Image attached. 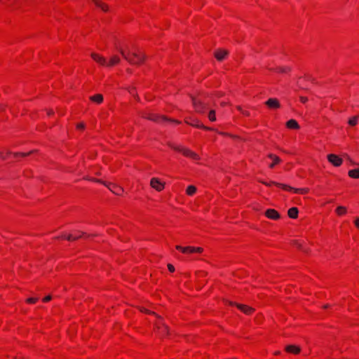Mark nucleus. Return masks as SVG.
Returning <instances> with one entry per match:
<instances>
[{"label":"nucleus","instance_id":"f257e3e1","mask_svg":"<svg viewBox=\"0 0 359 359\" xmlns=\"http://www.w3.org/2000/svg\"><path fill=\"white\" fill-rule=\"evenodd\" d=\"M118 51L123 57L131 65H139L146 59L144 54H137L130 50L126 51L123 48H119Z\"/></svg>","mask_w":359,"mask_h":359},{"label":"nucleus","instance_id":"f03ea898","mask_svg":"<svg viewBox=\"0 0 359 359\" xmlns=\"http://www.w3.org/2000/svg\"><path fill=\"white\" fill-rule=\"evenodd\" d=\"M141 311L142 312H145V313H149V314H153V315H155L156 316L159 320L156 323V328L162 333H168V327L167 325H165L164 324V323L163 322L162 319H161V316H157L154 312H151L145 309H141Z\"/></svg>","mask_w":359,"mask_h":359},{"label":"nucleus","instance_id":"7ed1b4c3","mask_svg":"<svg viewBox=\"0 0 359 359\" xmlns=\"http://www.w3.org/2000/svg\"><path fill=\"white\" fill-rule=\"evenodd\" d=\"M192 104L197 113L203 114L207 109V104L201 100L191 97Z\"/></svg>","mask_w":359,"mask_h":359},{"label":"nucleus","instance_id":"20e7f679","mask_svg":"<svg viewBox=\"0 0 359 359\" xmlns=\"http://www.w3.org/2000/svg\"><path fill=\"white\" fill-rule=\"evenodd\" d=\"M263 184L267 185V186H270L271 184H276V186L279 187H281L283 188V189L285 190H292L294 191L295 193H300V194H304V193H306L308 191L307 189H294L293 187H291L288 185H286V184H280V183H276L275 182H271L270 183H266L265 182H262Z\"/></svg>","mask_w":359,"mask_h":359},{"label":"nucleus","instance_id":"39448f33","mask_svg":"<svg viewBox=\"0 0 359 359\" xmlns=\"http://www.w3.org/2000/svg\"><path fill=\"white\" fill-rule=\"evenodd\" d=\"M95 182L101 183L108 187V189L116 195H121L123 192V189L121 187L117 186L116 184H108L100 180H94Z\"/></svg>","mask_w":359,"mask_h":359},{"label":"nucleus","instance_id":"423d86ee","mask_svg":"<svg viewBox=\"0 0 359 359\" xmlns=\"http://www.w3.org/2000/svg\"><path fill=\"white\" fill-rule=\"evenodd\" d=\"M172 148L177 151L182 152L184 156H186L187 157H190L194 160L199 159L198 156L196 153L193 152L192 151H191L187 148H180L179 147H175V146H173Z\"/></svg>","mask_w":359,"mask_h":359},{"label":"nucleus","instance_id":"0eeeda50","mask_svg":"<svg viewBox=\"0 0 359 359\" xmlns=\"http://www.w3.org/2000/svg\"><path fill=\"white\" fill-rule=\"evenodd\" d=\"M327 158L328 161L335 167H339L342 164V158L336 154H328Z\"/></svg>","mask_w":359,"mask_h":359},{"label":"nucleus","instance_id":"6e6552de","mask_svg":"<svg viewBox=\"0 0 359 359\" xmlns=\"http://www.w3.org/2000/svg\"><path fill=\"white\" fill-rule=\"evenodd\" d=\"M176 249L181 250L183 253H193V252H203V248H195V247H182L180 245H177Z\"/></svg>","mask_w":359,"mask_h":359},{"label":"nucleus","instance_id":"1a4fd4ad","mask_svg":"<svg viewBox=\"0 0 359 359\" xmlns=\"http://www.w3.org/2000/svg\"><path fill=\"white\" fill-rule=\"evenodd\" d=\"M229 304L236 306V307L238 309H240L242 312H243L245 314H247V315H250L254 311L253 308L250 307L245 304H236L233 302H229Z\"/></svg>","mask_w":359,"mask_h":359},{"label":"nucleus","instance_id":"9d476101","mask_svg":"<svg viewBox=\"0 0 359 359\" xmlns=\"http://www.w3.org/2000/svg\"><path fill=\"white\" fill-rule=\"evenodd\" d=\"M152 188L156 191H160L164 189V184L161 182L158 178H152L150 182Z\"/></svg>","mask_w":359,"mask_h":359},{"label":"nucleus","instance_id":"9b49d317","mask_svg":"<svg viewBox=\"0 0 359 359\" xmlns=\"http://www.w3.org/2000/svg\"><path fill=\"white\" fill-rule=\"evenodd\" d=\"M265 104L270 109H278L280 107V104L276 98L269 99L266 101Z\"/></svg>","mask_w":359,"mask_h":359},{"label":"nucleus","instance_id":"f8f14e48","mask_svg":"<svg viewBox=\"0 0 359 359\" xmlns=\"http://www.w3.org/2000/svg\"><path fill=\"white\" fill-rule=\"evenodd\" d=\"M265 215L268 218L271 219H278L280 218L279 213L274 209H268Z\"/></svg>","mask_w":359,"mask_h":359},{"label":"nucleus","instance_id":"ddd939ff","mask_svg":"<svg viewBox=\"0 0 359 359\" xmlns=\"http://www.w3.org/2000/svg\"><path fill=\"white\" fill-rule=\"evenodd\" d=\"M92 58L96 61L98 64L101 65H107V60L106 59L102 57V55H100L97 53H91Z\"/></svg>","mask_w":359,"mask_h":359},{"label":"nucleus","instance_id":"4468645a","mask_svg":"<svg viewBox=\"0 0 359 359\" xmlns=\"http://www.w3.org/2000/svg\"><path fill=\"white\" fill-rule=\"evenodd\" d=\"M185 122L187 124H189V125H191L192 126H194V127H196V128H203V129H205V130H211V128L205 127L203 124H200L197 119H194L191 121H189L188 120V118H186Z\"/></svg>","mask_w":359,"mask_h":359},{"label":"nucleus","instance_id":"2eb2a0df","mask_svg":"<svg viewBox=\"0 0 359 359\" xmlns=\"http://www.w3.org/2000/svg\"><path fill=\"white\" fill-rule=\"evenodd\" d=\"M228 55V51L226 50H217L215 53V57L217 60L222 61Z\"/></svg>","mask_w":359,"mask_h":359},{"label":"nucleus","instance_id":"dca6fc26","mask_svg":"<svg viewBox=\"0 0 359 359\" xmlns=\"http://www.w3.org/2000/svg\"><path fill=\"white\" fill-rule=\"evenodd\" d=\"M142 116L147 119H149V120H151L153 121H159L160 120H166V118L164 117L160 118L156 115L151 114H143Z\"/></svg>","mask_w":359,"mask_h":359},{"label":"nucleus","instance_id":"f3484780","mask_svg":"<svg viewBox=\"0 0 359 359\" xmlns=\"http://www.w3.org/2000/svg\"><path fill=\"white\" fill-rule=\"evenodd\" d=\"M94 4L100 8L102 11L107 12L109 11V6L107 4L100 1V0H92Z\"/></svg>","mask_w":359,"mask_h":359},{"label":"nucleus","instance_id":"a211bd4d","mask_svg":"<svg viewBox=\"0 0 359 359\" xmlns=\"http://www.w3.org/2000/svg\"><path fill=\"white\" fill-rule=\"evenodd\" d=\"M121 60H120V57L117 55H113L109 62L107 63V65L106 66H108V67H111V66H114L115 65H117L120 62Z\"/></svg>","mask_w":359,"mask_h":359},{"label":"nucleus","instance_id":"6ab92c4d","mask_svg":"<svg viewBox=\"0 0 359 359\" xmlns=\"http://www.w3.org/2000/svg\"><path fill=\"white\" fill-rule=\"evenodd\" d=\"M285 351L289 353H292L294 354H297L300 352L301 349L299 347L294 346V345H289L285 347Z\"/></svg>","mask_w":359,"mask_h":359},{"label":"nucleus","instance_id":"aec40b11","mask_svg":"<svg viewBox=\"0 0 359 359\" xmlns=\"http://www.w3.org/2000/svg\"><path fill=\"white\" fill-rule=\"evenodd\" d=\"M298 209L297 208H291L288 210V216L292 219H295L298 216Z\"/></svg>","mask_w":359,"mask_h":359},{"label":"nucleus","instance_id":"412c9836","mask_svg":"<svg viewBox=\"0 0 359 359\" xmlns=\"http://www.w3.org/2000/svg\"><path fill=\"white\" fill-rule=\"evenodd\" d=\"M286 126L289 128H292V129L299 128V126L298 123L294 119L289 120L287 122Z\"/></svg>","mask_w":359,"mask_h":359},{"label":"nucleus","instance_id":"4be33fe9","mask_svg":"<svg viewBox=\"0 0 359 359\" xmlns=\"http://www.w3.org/2000/svg\"><path fill=\"white\" fill-rule=\"evenodd\" d=\"M86 233L84 232H81V235L79 236H73L72 234H69L67 236L66 235H62V238H66L67 241H76L77 239H79L81 235H85Z\"/></svg>","mask_w":359,"mask_h":359},{"label":"nucleus","instance_id":"5701e85b","mask_svg":"<svg viewBox=\"0 0 359 359\" xmlns=\"http://www.w3.org/2000/svg\"><path fill=\"white\" fill-rule=\"evenodd\" d=\"M90 99L92 101L95 102L98 104L101 103L103 101V97L101 94H97L93 96H91Z\"/></svg>","mask_w":359,"mask_h":359},{"label":"nucleus","instance_id":"b1692460","mask_svg":"<svg viewBox=\"0 0 359 359\" xmlns=\"http://www.w3.org/2000/svg\"><path fill=\"white\" fill-rule=\"evenodd\" d=\"M269 157L273 161V163L271 164H270V165H269L270 168H273L275 164L280 162V159L278 156H276L273 154H269Z\"/></svg>","mask_w":359,"mask_h":359},{"label":"nucleus","instance_id":"393cba45","mask_svg":"<svg viewBox=\"0 0 359 359\" xmlns=\"http://www.w3.org/2000/svg\"><path fill=\"white\" fill-rule=\"evenodd\" d=\"M349 177L355 179L359 178V169H353L348 171Z\"/></svg>","mask_w":359,"mask_h":359},{"label":"nucleus","instance_id":"a878e982","mask_svg":"<svg viewBox=\"0 0 359 359\" xmlns=\"http://www.w3.org/2000/svg\"><path fill=\"white\" fill-rule=\"evenodd\" d=\"M196 187L193 185L189 186L187 189V194L189 196H192L193 194H194L196 193Z\"/></svg>","mask_w":359,"mask_h":359},{"label":"nucleus","instance_id":"bb28decb","mask_svg":"<svg viewBox=\"0 0 359 359\" xmlns=\"http://www.w3.org/2000/svg\"><path fill=\"white\" fill-rule=\"evenodd\" d=\"M336 212L339 215H343L346 212V208L344 206H338L336 209Z\"/></svg>","mask_w":359,"mask_h":359},{"label":"nucleus","instance_id":"cd10ccee","mask_svg":"<svg viewBox=\"0 0 359 359\" xmlns=\"http://www.w3.org/2000/svg\"><path fill=\"white\" fill-rule=\"evenodd\" d=\"M208 118L210 121H216V116H215V111L212 109L210 111L208 114Z\"/></svg>","mask_w":359,"mask_h":359},{"label":"nucleus","instance_id":"c85d7f7f","mask_svg":"<svg viewBox=\"0 0 359 359\" xmlns=\"http://www.w3.org/2000/svg\"><path fill=\"white\" fill-rule=\"evenodd\" d=\"M348 124L351 126H354L358 123V116H353L348 120Z\"/></svg>","mask_w":359,"mask_h":359},{"label":"nucleus","instance_id":"c756f323","mask_svg":"<svg viewBox=\"0 0 359 359\" xmlns=\"http://www.w3.org/2000/svg\"><path fill=\"white\" fill-rule=\"evenodd\" d=\"M276 70L281 73H286L290 71V68L289 67H279Z\"/></svg>","mask_w":359,"mask_h":359},{"label":"nucleus","instance_id":"7c9ffc66","mask_svg":"<svg viewBox=\"0 0 359 359\" xmlns=\"http://www.w3.org/2000/svg\"><path fill=\"white\" fill-rule=\"evenodd\" d=\"M34 151H31L28 153H15L14 155L15 156H27L28 155H29L30 154H32L34 153Z\"/></svg>","mask_w":359,"mask_h":359},{"label":"nucleus","instance_id":"2f4dec72","mask_svg":"<svg viewBox=\"0 0 359 359\" xmlns=\"http://www.w3.org/2000/svg\"><path fill=\"white\" fill-rule=\"evenodd\" d=\"M134 90H135V88H133V87L130 88L128 89L129 93H130V94L133 95L137 98V100H139V99H140V98H139V97H138L137 95H135V94L134 93Z\"/></svg>","mask_w":359,"mask_h":359},{"label":"nucleus","instance_id":"473e14b6","mask_svg":"<svg viewBox=\"0 0 359 359\" xmlns=\"http://www.w3.org/2000/svg\"><path fill=\"white\" fill-rule=\"evenodd\" d=\"M38 300L37 298H29L27 299V303H29V304H34L35 302H36V301Z\"/></svg>","mask_w":359,"mask_h":359},{"label":"nucleus","instance_id":"72a5a7b5","mask_svg":"<svg viewBox=\"0 0 359 359\" xmlns=\"http://www.w3.org/2000/svg\"><path fill=\"white\" fill-rule=\"evenodd\" d=\"M237 108L238 109V110H240L242 112V114L243 115L247 116H250L249 111L242 110V109L240 107H238Z\"/></svg>","mask_w":359,"mask_h":359},{"label":"nucleus","instance_id":"f704fd0d","mask_svg":"<svg viewBox=\"0 0 359 359\" xmlns=\"http://www.w3.org/2000/svg\"><path fill=\"white\" fill-rule=\"evenodd\" d=\"M299 100L302 103H306L308 101V98L304 96H300Z\"/></svg>","mask_w":359,"mask_h":359},{"label":"nucleus","instance_id":"c9c22d12","mask_svg":"<svg viewBox=\"0 0 359 359\" xmlns=\"http://www.w3.org/2000/svg\"><path fill=\"white\" fill-rule=\"evenodd\" d=\"M168 268L170 272H173L175 271V267L170 264H168Z\"/></svg>","mask_w":359,"mask_h":359},{"label":"nucleus","instance_id":"e433bc0d","mask_svg":"<svg viewBox=\"0 0 359 359\" xmlns=\"http://www.w3.org/2000/svg\"><path fill=\"white\" fill-rule=\"evenodd\" d=\"M295 245H296V246H297L298 248H299V249L302 250L303 251H305V252L306 251L305 249H304V248H302V244H301V243H297H297H295Z\"/></svg>","mask_w":359,"mask_h":359},{"label":"nucleus","instance_id":"4c0bfd02","mask_svg":"<svg viewBox=\"0 0 359 359\" xmlns=\"http://www.w3.org/2000/svg\"><path fill=\"white\" fill-rule=\"evenodd\" d=\"M76 127L79 129H83L85 126L83 123H79Z\"/></svg>","mask_w":359,"mask_h":359},{"label":"nucleus","instance_id":"58836bf2","mask_svg":"<svg viewBox=\"0 0 359 359\" xmlns=\"http://www.w3.org/2000/svg\"><path fill=\"white\" fill-rule=\"evenodd\" d=\"M355 225L359 228V217L356 218L355 220Z\"/></svg>","mask_w":359,"mask_h":359},{"label":"nucleus","instance_id":"ea45409f","mask_svg":"<svg viewBox=\"0 0 359 359\" xmlns=\"http://www.w3.org/2000/svg\"><path fill=\"white\" fill-rule=\"evenodd\" d=\"M50 299H51V296L48 295V296L46 297L43 299V301L46 302L50 301Z\"/></svg>","mask_w":359,"mask_h":359},{"label":"nucleus","instance_id":"a19ab883","mask_svg":"<svg viewBox=\"0 0 359 359\" xmlns=\"http://www.w3.org/2000/svg\"><path fill=\"white\" fill-rule=\"evenodd\" d=\"M306 79L309 81H311L312 82H314V79L311 76H306Z\"/></svg>","mask_w":359,"mask_h":359},{"label":"nucleus","instance_id":"79ce46f5","mask_svg":"<svg viewBox=\"0 0 359 359\" xmlns=\"http://www.w3.org/2000/svg\"><path fill=\"white\" fill-rule=\"evenodd\" d=\"M6 105L0 104V111H4L5 109Z\"/></svg>","mask_w":359,"mask_h":359},{"label":"nucleus","instance_id":"37998d69","mask_svg":"<svg viewBox=\"0 0 359 359\" xmlns=\"http://www.w3.org/2000/svg\"><path fill=\"white\" fill-rule=\"evenodd\" d=\"M226 104H227V102H221V105L223 106V107L225 106Z\"/></svg>","mask_w":359,"mask_h":359},{"label":"nucleus","instance_id":"c03bdc74","mask_svg":"<svg viewBox=\"0 0 359 359\" xmlns=\"http://www.w3.org/2000/svg\"><path fill=\"white\" fill-rule=\"evenodd\" d=\"M48 115L53 114V111L52 110L48 111Z\"/></svg>","mask_w":359,"mask_h":359},{"label":"nucleus","instance_id":"a18cd8bd","mask_svg":"<svg viewBox=\"0 0 359 359\" xmlns=\"http://www.w3.org/2000/svg\"><path fill=\"white\" fill-rule=\"evenodd\" d=\"M220 134L223 135H229L228 134L225 133H220Z\"/></svg>","mask_w":359,"mask_h":359},{"label":"nucleus","instance_id":"49530a36","mask_svg":"<svg viewBox=\"0 0 359 359\" xmlns=\"http://www.w3.org/2000/svg\"><path fill=\"white\" fill-rule=\"evenodd\" d=\"M329 307V305L328 304H326L324 306V308L326 309V308H328Z\"/></svg>","mask_w":359,"mask_h":359},{"label":"nucleus","instance_id":"de8ad7c7","mask_svg":"<svg viewBox=\"0 0 359 359\" xmlns=\"http://www.w3.org/2000/svg\"><path fill=\"white\" fill-rule=\"evenodd\" d=\"M275 354H276V355H278V354H280V352H279V351H276V352L275 353Z\"/></svg>","mask_w":359,"mask_h":359},{"label":"nucleus","instance_id":"09e8293b","mask_svg":"<svg viewBox=\"0 0 359 359\" xmlns=\"http://www.w3.org/2000/svg\"><path fill=\"white\" fill-rule=\"evenodd\" d=\"M230 137H235V136L232 135H230Z\"/></svg>","mask_w":359,"mask_h":359},{"label":"nucleus","instance_id":"8fccbe9b","mask_svg":"<svg viewBox=\"0 0 359 359\" xmlns=\"http://www.w3.org/2000/svg\"><path fill=\"white\" fill-rule=\"evenodd\" d=\"M230 137H235V136L232 135H230Z\"/></svg>","mask_w":359,"mask_h":359}]
</instances>
